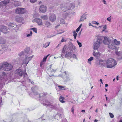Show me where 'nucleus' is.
Masks as SVG:
<instances>
[{
    "instance_id": "nucleus-44",
    "label": "nucleus",
    "mask_w": 122,
    "mask_h": 122,
    "mask_svg": "<svg viewBox=\"0 0 122 122\" xmlns=\"http://www.w3.org/2000/svg\"><path fill=\"white\" fill-rule=\"evenodd\" d=\"M37 0H30V2L32 3H34Z\"/></svg>"
},
{
    "instance_id": "nucleus-23",
    "label": "nucleus",
    "mask_w": 122,
    "mask_h": 122,
    "mask_svg": "<svg viewBox=\"0 0 122 122\" xmlns=\"http://www.w3.org/2000/svg\"><path fill=\"white\" fill-rule=\"evenodd\" d=\"M64 97H63L61 96L60 97L59 100L62 103H64L65 102L64 100Z\"/></svg>"
},
{
    "instance_id": "nucleus-54",
    "label": "nucleus",
    "mask_w": 122,
    "mask_h": 122,
    "mask_svg": "<svg viewBox=\"0 0 122 122\" xmlns=\"http://www.w3.org/2000/svg\"><path fill=\"white\" fill-rule=\"evenodd\" d=\"M50 43V42H47V43L46 44H47V45L46 46V47L48 46L49 45Z\"/></svg>"
},
{
    "instance_id": "nucleus-47",
    "label": "nucleus",
    "mask_w": 122,
    "mask_h": 122,
    "mask_svg": "<svg viewBox=\"0 0 122 122\" xmlns=\"http://www.w3.org/2000/svg\"><path fill=\"white\" fill-rule=\"evenodd\" d=\"M2 98H0V105H1V103H2Z\"/></svg>"
},
{
    "instance_id": "nucleus-50",
    "label": "nucleus",
    "mask_w": 122,
    "mask_h": 122,
    "mask_svg": "<svg viewBox=\"0 0 122 122\" xmlns=\"http://www.w3.org/2000/svg\"><path fill=\"white\" fill-rule=\"evenodd\" d=\"M66 41V40L65 41L64 39L63 38L61 40V41L62 42H64V41Z\"/></svg>"
},
{
    "instance_id": "nucleus-36",
    "label": "nucleus",
    "mask_w": 122,
    "mask_h": 122,
    "mask_svg": "<svg viewBox=\"0 0 122 122\" xmlns=\"http://www.w3.org/2000/svg\"><path fill=\"white\" fill-rule=\"evenodd\" d=\"M110 115V117L111 118H113L114 117V115L112 113H109Z\"/></svg>"
},
{
    "instance_id": "nucleus-27",
    "label": "nucleus",
    "mask_w": 122,
    "mask_h": 122,
    "mask_svg": "<svg viewBox=\"0 0 122 122\" xmlns=\"http://www.w3.org/2000/svg\"><path fill=\"white\" fill-rule=\"evenodd\" d=\"M61 10L62 11L65 12L68 10V9L67 7H64L62 8Z\"/></svg>"
},
{
    "instance_id": "nucleus-17",
    "label": "nucleus",
    "mask_w": 122,
    "mask_h": 122,
    "mask_svg": "<svg viewBox=\"0 0 122 122\" xmlns=\"http://www.w3.org/2000/svg\"><path fill=\"white\" fill-rule=\"evenodd\" d=\"M38 88L37 86H36L34 87H32L31 89L33 91L34 94L35 95H37L38 94L37 92L36 91V90H37Z\"/></svg>"
},
{
    "instance_id": "nucleus-64",
    "label": "nucleus",
    "mask_w": 122,
    "mask_h": 122,
    "mask_svg": "<svg viewBox=\"0 0 122 122\" xmlns=\"http://www.w3.org/2000/svg\"><path fill=\"white\" fill-rule=\"evenodd\" d=\"M118 122H122V120H120Z\"/></svg>"
},
{
    "instance_id": "nucleus-45",
    "label": "nucleus",
    "mask_w": 122,
    "mask_h": 122,
    "mask_svg": "<svg viewBox=\"0 0 122 122\" xmlns=\"http://www.w3.org/2000/svg\"><path fill=\"white\" fill-rule=\"evenodd\" d=\"M92 23L93 24H96L97 25H98L99 24V23H98V22H96V21H93L92 22Z\"/></svg>"
},
{
    "instance_id": "nucleus-24",
    "label": "nucleus",
    "mask_w": 122,
    "mask_h": 122,
    "mask_svg": "<svg viewBox=\"0 0 122 122\" xmlns=\"http://www.w3.org/2000/svg\"><path fill=\"white\" fill-rule=\"evenodd\" d=\"M113 43L115 45H118L120 44V42L119 41H117L116 39H115L114 40Z\"/></svg>"
},
{
    "instance_id": "nucleus-40",
    "label": "nucleus",
    "mask_w": 122,
    "mask_h": 122,
    "mask_svg": "<svg viewBox=\"0 0 122 122\" xmlns=\"http://www.w3.org/2000/svg\"><path fill=\"white\" fill-rule=\"evenodd\" d=\"M62 52L64 54L66 52V48L65 47H64L62 49Z\"/></svg>"
},
{
    "instance_id": "nucleus-48",
    "label": "nucleus",
    "mask_w": 122,
    "mask_h": 122,
    "mask_svg": "<svg viewBox=\"0 0 122 122\" xmlns=\"http://www.w3.org/2000/svg\"><path fill=\"white\" fill-rule=\"evenodd\" d=\"M107 20L109 21H110L111 20V18H110V17H109V18H108L107 19Z\"/></svg>"
},
{
    "instance_id": "nucleus-8",
    "label": "nucleus",
    "mask_w": 122,
    "mask_h": 122,
    "mask_svg": "<svg viewBox=\"0 0 122 122\" xmlns=\"http://www.w3.org/2000/svg\"><path fill=\"white\" fill-rule=\"evenodd\" d=\"M8 30V29L5 26L3 25L0 26V31L3 32L5 34H6L7 33V31Z\"/></svg>"
},
{
    "instance_id": "nucleus-53",
    "label": "nucleus",
    "mask_w": 122,
    "mask_h": 122,
    "mask_svg": "<svg viewBox=\"0 0 122 122\" xmlns=\"http://www.w3.org/2000/svg\"><path fill=\"white\" fill-rule=\"evenodd\" d=\"M89 26H92V27H94V26H93V25H92V24H91L90 23L89 24Z\"/></svg>"
},
{
    "instance_id": "nucleus-41",
    "label": "nucleus",
    "mask_w": 122,
    "mask_h": 122,
    "mask_svg": "<svg viewBox=\"0 0 122 122\" xmlns=\"http://www.w3.org/2000/svg\"><path fill=\"white\" fill-rule=\"evenodd\" d=\"M121 52L117 51H116L115 52V53H116V54L118 56H120V54H121Z\"/></svg>"
},
{
    "instance_id": "nucleus-42",
    "label": "nucleus",
    "mask_w": 122,
    "mask_h": 122,
    "mask_svg": "<svg viewBox=\"0 0 122 122\" xmlns=\"http://www.w3.org/2000/svg\"><path fill=\"white\" fill-rule=\"evenodd\" d=\"M77 41L78 43V45L79 46V47H81L82 46L81 43L80 42L78 41Z\"/></svg>"
},
{
    "instance_id": "nucleus-11",
    "label": "nucleus",
    "mask_w": 122,
    "mask_h": 122,
    "mask_svg": "<svg viewBox=\"0 0 122 122\" xmlns=\"http://www.w3.org/2000/svg\"><path fill=\"white\" fill-rule=\"evenodd\" d=\"M25 52L29 54H30L32 53V51L30 49V48L27 47L24 50Z\"/></svg>"
},
{
    "instance_id": "nucleus-5",
    "label": "nucleus",
    "mask_w": 122,
    "mask_h": 122,
    "mask_svg": "<svg viewBox=\"0 0 122 122\" xmlns=\"http://www.w3.org/2000/svg\"><path fill=\"white\" fill-rule=\"evenodd\" d=\"M102 42V40L101 38H98L96 43L94 44L93 48L94 49H97L100 46V45Z\"/></svg>"
},
{
    "instance_id": "nucleus-58",
    "label": "nucleus",
    "mask_w": 122,
    "mask_h": 122,
    "mask_svg": "<svg viewBox=\"0 0 122 122\" xmlns=\"http://www.w3.org/2000/svg\"><path fill=\"white\" fill-rule=\"evenodd\" d=\"M81 112H85V110H81Z\"/></svg>"
},
{
    "instance_id": "nucleus-59",
    "label": "nucleus",
    "mask_w": 122,
    "mask_h": 122,
    "mask_svg": "<svg viewBox=\"0 0 122 122\" xmlns=\"http://www.w3.org/2000/svg\"><path fill=\"white\" fill-rule=\"evenodd\" d=\"M42 3V2L41 1H40L39 3H38V4L39 5H40Z\"/></svg>"
},
{
    "instance_id": "nucleus-25",
    "label": "nucleus",
    "mask_w": 122,
    "mask_h": 122,
    "mask_svg": "<svg viewBox=\"0 0 122 122\" xmlns=\"http://www.w3.org/2000/svg\"><path fill=\"white\" fill-rule=\"evenodd\" d=\"M31 30H33L35 33H37V29L36 28H31L28 29V30L30 31Z\"/></svg>"
},
{
    "instance_id": "nucleus-26",
    "label": "nucleus",
    "mask_w": 122,
    "mask_h": 122,
    "mask_svg": "<svg viewBox=\"0 0 122 122\" xmlns=\"http://www.w3.org/2000/svg\"><path fill=\"white\" fill-rule=\"evenodd\" d=\"M71 52H69L67 53L65 55V57H68V56H71Z\"/></svg>"
},
{
    "instance_id": "nucleus-18",
    "label": "nucleus",
    "mask_w": 122,
    "mask_h": 122,
    "mask_svg": "<svg viewBox=\"0 0 122 122\" xmlns=\"http://www.w3.org/2000/svg\"><path fill=\"white\" fill-rule=\"evenodd\" d=\"M16 20L18 22H22L23 20V19L22 17L18 16L16 17Z\"/></svg>"
},
{
    "instance_id": "nucleus-14",
    "label": "nucleus",
    "mask_w": 122,
    "mask_h": 122,
    "mask_svg": "<svg viewBox=\"0 0 122 122\" xmlns=\"http://www.w3.org/2000/svg\"><path fill=\"white\" fill-rule=\"evenodd\" d=\"M9 28L10 29H15V28L17 27V25L11 23H10L8 24Z\"/></svg>"
},
{
    "instance_id": "nucleus-15",
    "label": "nucleus",
    "mask_w": 122,
    "mask_h": 122,
    "mask_svg": "<svg viewBox=\"0 0 122 122\" xmlns=\"http://www.w3.org/2000/svg\"><path fill=\"white\" fill-rule=\"evenodd\" d=\"M108 47L109 48L112 49H115L116 48V47L113 42H112L111 44L110 43L108 45Z\"/></svg>"
},
{
    "instance_id": "nucleus-16",
    "label": "nucleus",
    "mask_w": 122,
    "mask_h": 122,
    "mask_svg": "<svg viewBox=\"0 0 122 122\" xmlns=\"http://www.w3.org/2000/svg\"><path fill=\"white\" fill-rule=\"evenodd\" d=\"M49 18L51 21L53 22L56 20V16L55 14H52L49 17Z\"/></svg>"
},
{
    "instance_id": "nucleus-37",
    "label": "nucleus",
    "mask_w": 122,
    "mask_h": 122,
    "mask_svg": "<svg viewBox=\"0 0 122 122\" xmlns=\"http://www.w3.org/2000/svg\"><path fill=\"white\" fill-rule=\"evenodd\" d=\"M58 87L60 89L62 90V88H64L65 87V86H58Z\"/></svg>"
},
{
    "instance_id": "nucleus-6",
    "label": "nucleus",
    "mask_w": 122,
    "mask_h": 122,
    "mask_svg": "<svg viewBox=\"0 0 122 122\" xmlns=\"http://www.w3.org/2000/svg\"><path fill=\"white\" fill-rule=\"evenodd\" d=\"M25 12L24 9L22 8H17L15 10V12L18 14H22Z\"/></svg>"
},
{
    "instance_id": "nucleus-51",
    "label": "nucleus",
    "mask_w": 122,
    "mask_h": 122,
    "mask_svg": "<svg viewBox=\"0 0 122 122\" xmlns=\"http://www.w3.org/2000/svg\"><path fill=\"white\" fill-rule=\"evenodd\" d=\"M48 102H46V105H47V106H50V105H51V104L50 103H49V104H48Z\"/></svg>"
},
{
    "instance_id": "nucleus-39",
    "label": "nucleus",
    "mask_w": 122,
    "mask_h": 122,
    "mask_svg": "<svg viewBox=\"0 0 122 122\" xmlns=\"http://www.w3.org/2000/svg\"><path fill=\"white\" fill-rule=\"evenodd\" d=\"M22 122H31L29 121L28 119H25Z\"/></svg>"
},
{
    "instance_id": "nucleus-63",
    "label": "nucleus",
    "mask_w": 122,
    "mask_h": 122,
    "mask_svg": "<svg viewBox=\"0 0 122 122\" xmlns=\"http://www.w3.org/2000/svg\"><path fill=\"white\" fill-rule=\"evenodd\" d=\"M95 112H98L97 109L96 110H95Z\"/></svg>"
},
{
    "instance_id": "nucleus-30",
    "label": "nucleus",
    "mask_w": 122,
    "mask_h": 122,
    "mask_svg": "<svg viewBox=\"0 0 122 122\" xmlns=\"http://www.w3.org/2000/svg\"><path fill=\"white\" fill-rule=\"evenodd\" d=\"M93 58H94L93 57H91L90 58H89L88 59L89 63H90V64H91V61L93 60Z\"/></svg>"
},
{
    "instance_id": "nucleus-34",
    "label": "nucleus",
    "mask_w": 122,
    "mask_h": 122,
    "mask_svg": "<svg viewBox=\"0 0 122 122\" xmlns=\"http://www.w3.org/2000/svg\"><path fill=\"white\" fill-rule=\"evenodd\" d=\"M24 51H22L18 55L20 56H24Z\"/></svg>"
},
{
    "instance_id": "nucleus-56",
    "label": "nucleus",
    "mask_w": 122,
    "mask_h": 122,
    "mask_svg": "<svg viewBox=\"0 0 122 122\" xmlns=\"http://www.w3.org/2000/svg\"><path fill=\"white\" fill-rule=\"evenodd\" d=\"M73 58H75L76 57V56L75 54H73Z\"/></svg>"
},
{
    "instance_id": "nucleus-13",
    "label": "nucleus",
    "mask_w": 122,
    "mask_h": 122,
    "mask_svg": "<svg viewBox=\"0 0 122 122\" xmlns=\"http://www.w3.org/2000/svg\"><path fill=\"white\" fill-rule=\"evenodd\" d=\"M34 20L39 25H42V20L40 19L36 18Z\"/></svg>"
},
{
    "instance_id": "nucleus-55",
    "label": "nucleus",
    "mask_w": 122,
    "mask_h": 122,
    "mask_svg": "<svg viewBox=\"0 0 122 122\" xmlns=\"http://www.w3.org/2000/svg\"><path fill=\"white\" fill-rule=\"evenodd\" d=\"M82 25V24H81L79 25L78 27L80 29L81 28Z\"/></svg>"
},
{
    "instance_id": "nucleus-4",
    "label": "nucleus",
    "mask_w": 122,
    "mask_h": 122,
    "mask_svg": "<svg viewBox=\"0 0 122 122\" xmlns=\"http://www.w3.org/2000/svg\"><path fill=\"white\" fill-rule=\"evenodd\" d=\"M33 55L30 57H28L27 56H25V58L23 60V65H24V66L25 67L29 63V61H30L32 58L33 57Z\"/></svg>"
},
{
    "instance_id": "nucleus-52",
    "label": "nucleus",
    "mask_w": 122,
    "mask_h": 122,
    "mask_svg": "<svg viewBox=\"0 0 122 122\" xmlns=\"http://www.w3.org/2000/svg\"><path fill=\"white\" fill-rule=\"evenodd\" d=\"M80 28H79V27H78V28L76 30V31L77 32H78L80 30Z\"/></svg>"
},
{
    "instance_id": "nucleus-10",
    "label": "nucleus",
    "mask_w": 122,
    "mask_h": 122,
    "mask_svg": "<svg viewBox=\"0 0 122 122\" xmlns=\"http://www.w3.org/2000/svg\"><path fill=\"white\" fill-rule=\"evenodd\" d=\"M6 76V74L5 72H3L0 73V78L2 80L3 79L5 80L6 79H7Z\"/></svg>"
},
{
    "instance_id": "nucleus-19",
    "label": "nucleus",
    "mask_w": 122,
    "mask_h": 122,
    "mask_svg": "<svg viewBox=\"0 0 122 122\" xmlns=\"http://www.w3.org/2000/svg\"><path fill=\"white\" fill-rule=\"evenodd\" d=\"M9 45H7L4 44L1 46L2 49L4 50H6L9 47Z\"/></svg>"
},
{
    "instance_id": "nucleus-43",
    "label": "nucleus",
    "mask_w": 122,
    "mask_h": 122,
    "mask_svg": "<svg viewBox=\"0 0 122 122\" xmlns=\"http://www.w3.org/2000/svg\"><path fill=\"white\" fill-rule=\"evenodd\" d=\"M71 112L73 114L74 113V107L73 106L71 108Z\"/></svg>"
},
{
    "instance_id": "nucleus-33",
    "label": "nucleus",
    "mask_w": 122,
    "mask_h": 122,
    "mask_svg": "<svg viewBox=\"0 0 122 122\" xmlns=\"http://www.w3.org/2000/svg\"><path fill=\"white\" fill-rule=\"evenodd\" d=\"M77 34L76 32L75 31L73 32V36L74 37V39H75L76 38V36H77Z\"/></svg>"
},
{
    "instance_id": "nucleus-9",
    "label": "nucleus",
    "mask_w": 122,
    "mask_h": 122,
    "mask_svg": "<svg viewBox=\"0 0 122 122\" xmlns=\"http://www.w3.org/2000/svg\"><path fill=\"white\" fill-rule=\"evenodd\" d=\"M39 12L44 13L46 11V6L43 5H41L39 8Z\"/></svg>"
},
{
    "instance_id": "nucleus-21",
    "label": "nucleus",
    "mask_w": 122,
    "mask_h": 122,
    "mask_svg": "<svg viewBox=\"0 0 122 122\" xmlns=\"http://www.w3.org/2000/svg\"><path fill=\"white\" fill-rule=\"evenodd\" d=\"M86 19V18L85 15H83L81 18L80 20V21H83L84 20H85Z\"/></svg>"
},
{
    "instance_id": "nucleus-22",
    "label": "nucleus",
    "mask_w": 122,
    "mask_h": 122,
    "mask_svg": "<svg viewBox=\"0 0 122 122\" xmlns=\"http://www.w3.org/2000/svg\"><path fill=\"white\" fill-rule=\"evenodd\" d=\"M94 56H100V53L99 52H97L96 53L95 51L93 52V54Z\"/></svg>"
},
{
    "instance_id": "nucleus-1",
    "label": "nucleus",
    "mask_w": 122,
    "mask_h": 122,
    "mask_svg": "<svg viewBox=\"0 0 122 122\" xmlns=\"http://www.w3.org/2000/svg\"><path fill=\"white\" fill-rule=\"evenodd\" d=\"M13 67L12 65L9 64L7 62H4L0 64V70L3 68V70L5 71L11 70Z\"/></svg>"
},
{
    "instance_id": "nucleus-35",
    "label": "nucleus",
    "mask_w": 122,
    "mask_h": 122,
    "mask_svg": "<svg viewBox=\"0 0 122 122\" xmlns=\"http://www.w3.org/2000/svg\"><path fill=\"white\" fill-rule=\"evenodd\" d=\"M24 78L25 79H26L27 76V74L26 73H25L23 74Z\"/></svg>"
},
{
    "instance_id": "nucleus-49",
    "label": "nucleus",
    "mask_w": 122,
    "mask_h": 122,
    "mask_svg": "<svg viewBox=\"0 0 122 122\" xmlns=\"http://www.w3.org/2000/svg\"><path fill=\"white\" fill-rule=\"evenodd\" d=\"M29 81L30 82H31L32 84L34 83L33 81H32L30 79H29Z\"/></svg>"
},
{
    "instance_id": "nucleus-61",
    "label": "nucleus",
    "mask_w": 122,
    "mask_h": 122,
    "mask_svg": "<svg viewBox=\"0 0 122 122\" xmlns=\"http://www.w3.org/2000/svg\"><path fill=\"white\" fill-rule=\"evenodd\" d=\"M118 76H117V77L116 79L118 81Z\"/></svg>"
},
{
    "instance_id": "nucleus-29",
    "label": "nucleus",
    "mask_w": 122,
    "mask_h": 122,
    "mask_svg": "<svg viewBox=\"0 0 122 122\" xmlns=\"http://www.w3.org/2000/svg\"><path fill=\"white\" fill-rule=\"evenodd\" d=\"M6 41L3 39L1 38L0 40V44H3Z\"/></svg>"
},
{
    "instance_id": "nucleus-28",
    "label": "nucleus",
    "mask_w": 122,
    "mask_h": 122,
    "mask_svg": "<svg viewBox=\"0 0 122 122\" xmlns=\"http://www.w3.org/2000/svg\"><path fill=\"white\" fill-rule=\"evenodd\" d=\"M43 116L42 117H41V118H39L37 119V122H41V120H45V119L44 118H43Z\"/></svg>"
},
{
    "instance_id": "nucleus-38",
    "label": "nucleus",
    "mask_w": 122,
    "mask_h": 122,
    "mask_svg": "<svg viewBox=\"0 0 122 122\" xmlns=\"http://www.w3.org/2000/svg\"><path fill=\"white\" fill-rule=\"evenodd\" d=\"M41 18L42 19L45 20L46 19V16L45 15L41 16Z\"/></svg>"
},
{
    "instance_id": "nucleus-12",
    "label": "nucleus",
    "mask_w": 122,
    "mask_h": 122,
    "mask_svg": "<svg viewBox=\"0 0 122 122\" xmlns=\"http://www.w3.org/2000/svg\"><path fill=\"white\" fill-rule=\"evenodd\" d=\"M111 40H109V38L108 37H105L104 38V40L103 41L105 45H108L110 43Z\"/></svg>"
},
{
    "instance_id": "nucleus-32",
    "label": "nucleus",
    "mask_w": 122,
    "mask_h": 122,
    "mask_svg": "<svg viewBox=\"0 0 122 122\" xmlns=\"http://www.w3.org/2000/svg\"><path fill=\"white\" fill-rule=\"evenodd\" d=\"M46 27H49L51 25V24H50L49 22H46Z\"/></svg>"
},
{
    "instance_id": "nucleus-20",
    "label": "nucleus",
    "mask_w": 122,
    "mask_h": 122,
    "mask_svg": "<svg viewBox=\"0 0 122 122\" xmlns=\"http://www.w3.org/2000/svg\"><path fill=\"white\" fill-rule=\"evenodd\" d=\"M46 61V56H45L44 58L43 59L42 61H41L40 63V66L42 67V66L45 64Z\"/></svg>"
},
{
    "instance_id": "nucleus-2",
    "label": "nucleus",
    "mask_w": 122,
    "mask_h": 122,
    "mask_svg": "<svg viewBox=\"0 0 122 122\" xmlns=\"http://www.w3.org/2000/svg\"><path fill=\"white\" fill-rule=\"evenodd\" d=\"M107 66V68H111L117 65L116 61L111 58H110L106 61Z\"/></svg>"
},
{
    "instance_id": "nucleus-7",
    "label": "nucleus",
    "mask_w": 122,
    "mask_h": 122,
    "mask_svg": "<svg viewBox=\"0 0 122 122\" xmlns=\"http://www.w3.org/2000/svg\"><path fill=\"white\" fill-rule=\"evenodd\" d=\"M15 74L20 76H22L23 74L22 70L20 68L17 69L15 71Z\"/></svg>"
},
{
    "instance_id": "nucleus-31",
    "label": "nucleus",
    "mask_w": 122,
    "mask_h": 122,
    "mask_svg": "<svg viewBox=\"0 0 122 122\" xmlns=\"http://www.w3.org/2000/svg\"><path fill=\"white\" fill-rule=\"evenodd\" d=\"M28 32H30V33L28 34L26 36L27 37H30V36H32V31L30 30V31H29V30H28Z\"/></svg>"
},
{
    "instance_id": "nucleus-57",
    "label": "nucleus",
    "mask_w": 122,
    "mask_h": 122,
    "mask_svg": "<svg viewBox=\"0 0 122 122\" xmlns=\"http://www.w3.org/2000/svg\"><path fill=\"white\" fill-rule=\"evenodd\" d=\"M100 81L102 83V84H103V83L102 82V79H100Z\"/></svg>"
},
{
    "instance_id": "nucleus-46",
    "label": "nucleus",
    "mask_w": 122,
    "mask_h": 122,
    "mask_svg": "<svg viewBox=\"0 0 122 122\" xmlns=\"http://www.w3.org/2000/svg\"><path fill=\"white\" fill-rule=\"evenodd\" d=\"M103 30H102V31H104L105 29H106V26H104L103 27Z\"/></svg>"
},
{
    "instance_id": "nucleus-62",
    "label": "nucleus",
    "mask_w": 122,
    "mask_h": 122,
    "mask_svg": "<svg viewBox=\"0 0 122 122\" xmlns=\"http://www.w3.org/2000/svg\"><path fill=\"white\" fill-rule=\"evenodd\" d=\"M5 92H4V93H2V95H5Z\"/></svg>"
},
{
    "instance_id": "nucleus-60",
    "label": "nucleus",
    "mask_w": 122,
    "mask_h": 122,
    "mask_svg": "<svg viewBox=\"0 0 122 122\" xmlns=\"http://www.w3.org/2000/svg\"><path fill=\"white\" fill-rule=\"evenodd\" d=\"M98 121V120H96V119L95 120L94 122H97Z\"/></svg>"
},
{
    "instance_id": "nucleus-3",
    "label": "nucleus",
    "mask_w": 122,
    "mask_h": 122,
    "mask_svg": "<svg viewBox=\"0 0 122 122\" xmlns=\"http://www.w3.org/2000/svg\"><path fill=\"white\" fill-rule=\"evenodd\" d=\"M39 97L40 102L44 106L46 105V94L45 93H42L39 94Z\"/></svg>"
}]
</instances>
